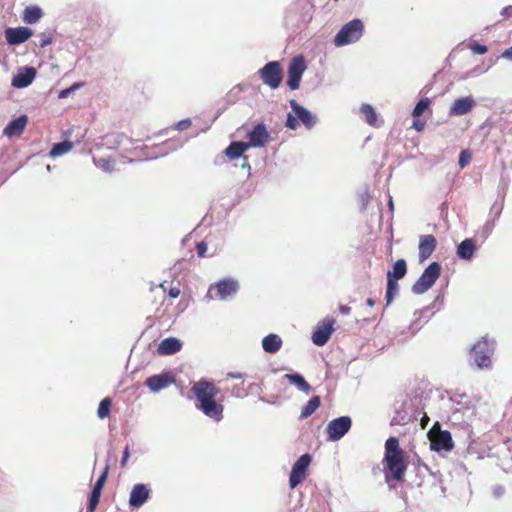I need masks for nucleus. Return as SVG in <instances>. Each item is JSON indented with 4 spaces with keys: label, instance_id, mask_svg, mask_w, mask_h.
Masks as SVG:
<instances>
[{
    "label": "nucleus",
    "instance_id": "nucleus-1",
    "mask_svg": "<svg viewBox=\"0 0 512 512\" xmlns=\"http://www.w3.org/2000/svg\"><path fill=\"white\" fill-rule=\"evenodd\" d=\"M191 392L196 399V408L206 417L216 423L223 419L224 406L216 400L219 389L214 383L201 379L193 384Z\"/></svg>",
    "mask_w": 512,
    "mask_h": 512
},
{
    "label": "nucleus",
    "instance_id": "nucleus-2",
    "mask_svg": "<svg viewBox=\"0 0 512 512\" xmlns=\"http://www.w3.org/2000/svg\"><path fill=\"white\" fill-rule=\"evenodd\" d=\"M384 465L385 481L389 484L390 479L400 481L403 479L407 470V463L404 459V452L399 446V440L396 437H389L385 442V452L382 461Z\"/></svg>",
    "mask_w": 512,
    "mask_h": 512
},
{
    "label": "nucleus",
    "instance_id": "nucleus-3",
    "mask_svg": "<svg viewBox=\"0 0 512 512\" xmlns=\"http://www.w3.org/2000/svg\"><path fill=\"white\" fill-rule=\"evenodd\" d=\"M365 27L361 19L355 18L344 24L334 37L336 47H344L358 42L364 35Z\"/></svg>",
    "mask_w": 512,
    "mask_h": 512
},
{
    "label": "nucleus",
    "instance_id": "nucleus-4",
    "mask_svg": "<svg viewBox=\"0 0 512 512\" xmlns=\"http://www.w3.org/2000/svg\"><path fill=\"white\" fill-rule=\"evenodd\" d=\"M494 348V341L488 339L487 337H483L472 347L471 358L477 367L480 369L491 367V356L494 352Z\"/></svg>",
    "mask_w": 512,
    "mask_h": 512
},
{
    "label": "nucleus",
    "instance_id": "nucleus-5",
    "mask_svg": "<svg viewBox=\"0 0 512 512\" xmlns=\"http://www.w3.org/2000/svg\"><path fill=\"white\" fill-rule=\"evenodd\" d=\"M441 266L438 262L430 263L423 271L419 279L413 284L412 292L421 295L427 292L439 278Z\"/></svg>",
    "mask_w": 512,
    "mask_h": 512
},
{
    "label": "nucleus",
    "instance_id": "nucleus-6",
    "mask_svg": "<svg viewBox=\"0 0 512 512\" xmlns=\"http://www.w3.org/2000/svg\"><path fill=\"white\" fill-rule=\"evenodd\" d=\"M239 282L235 278L227 277L211 284L206 297L213 299L212 291H216V297L222 301L231 299L239 290Z\"/></svg>",
    "mask_w": 512,
    "mask_h": 512
},
{
    "label": "nucleus",
    "instance_id": "nucleus-7",
    "mask_svg": "<svg viewBox=\"0 0 512 512\" xmlns=\"http://www.w3.org/2000/svg\"><path fill=\"white\" fill-rule=\"evenodd\" d=\"M258 75L262 82L271 89L278 88L283 80L281 64L278 61L266 63L259 69Z\"/></svg>",
    "mask_w": 512,
    "mask_h": 512
},
{
    "label": "nucleus",
    "instance_id": "nucleus-8",
    "mask_svg": "<svg viewBox=\"0 0 512 512\" xmlns=\"http://www.w3.org/2000/svg\"><path fill=\"white\" fill-rule=\"evenodd\" d=\"M352 420L349 416H341L331 420L326 426L329 441L336 442L342 439L351 429Z\"/></svg>",
    "mask_w": 512,
    "mask_h": 512
},
{
    "label": "nucleus",
    "instance_id": "nucleus-9",
    "mask_svg": "<svg viewBox=\"0 0 512 512\" xmlns=\"http://www.w3.org/2000/svg\"><path fill=\"white\" fill-rule=\"evenodd\" d=\"M306 69L307 65L302 55L295 56L291 59L288 67L287 78V86L291 90L299 88L302 76Z\"/></svg>",
    "mask_w": 512,
    "mask_h": 512
},
{
    "label": "nucleus",
    "instance_id": "nucleus-10",
    "mask_svg": "<svg viewBox=\"0 0 512 512\" xmlns=\"http://www.w3.org/2000/svg\"><path fill=\"white\" fill-rule=\"evenodd\" d=\"M311 460V456L306 453L301 455L293 464L289 476V486L291 489L296 488L305 479Z\"/></svg>",
    "mask_w": 512,
    "mask_h": 512
},
{
    "label": "nucleus",
    "instance_id": "nucleus-11",
    "mask_svg": "<svg viewBox=\"0 0 512 512\" xmlns=\"http://www.w3.org/2000/svg\"><path fill=\"white\" fill-rule=\"evenodd\" d=\"M292 112L307 130H311L318 122V118L310 110L300 105L296 100L289 101Z\"/></svg>",
    "mask_w": 512,
    "mask_h": 512
},
{
    "label": "nucleus",
    "instance_id": "nucleus-12",
    "mask_svg": "<svg viewBox=\"0 0 512 512\" xmlns=\"http://www.w3.org/2000/svg\"><path fill=\"white\" fill-rule=\"evenodd\" d=\"M249 148L263 147L270 140V133L264 123L256 124L247 134Z\"/></svg>",
    "mask_w": 512,
    "mask_h": 512
},
{
    "label": "nucleus",
    "instance_id": "nucleus-13",
    "mask_svg": "<svg viewBox=\"0 0 512 512\" xmlns=\"http://www.w3.org/2000/svg\"><path fill=\"white\" fill-rule=\"evenodd\" d=\"M150 493L151 491L146 484H135L130 492L129 506L131 508L142 507L149 500Z\"/></svg>",
    "mask_w": 512,
    "mask_h": 512
},
{
    "label": "nucleus",
    "instance_id": "nucleus-14",
    "mask_svg": "<svg viewBox=\"0 0 512 512\" xmlns=\"http://www.w3.org/2000/svg\"><path fill=\"white\" fill-rule=\"evenodd\" d=\"M36 74L37 71L32 66L21 67L13 76L11 85L18 89L28 87L35 79Z\"/></svg>",
    "mask_w": 512,
    "mask_h": 512
},
{
    "label": "nucleus",
    "instance_id": "nucleus-15",
    "mask_svg": "<svg viewBox=\"0 0 512 512\" xmlns=\"http://www.w3.org/2000/svg\"><path fill=\"white\" fill-rule=\"evenodd\" d=\"M333 325V319H326L321 324H319L312 334L313 343L317 346L325 345L329 341L334 331Z\"/></svg>",
    "mask_w": 512,
    "mask_h": 512
},
{
    "label": "nucleus",
    "instance_id": "nucleus-16",
    "mask_svg": "<svg viewBox=\"0 0 512 512\" xmlns=\"http://www.w3.org/2000/svg\"><path fill=\"white\" fill-rule=\"evenodd\" d=\"M453 446L451 433L447 430L440 431L430 438V449L433 451H451Z\"/></svg>",
    "mask_w": 512,
    "mask_h": 512
},
{
    "label": "nucleus",
    "instance_id": "nucleus-17",
    "mask_svg": "<svg viewBox=\"0 0 512 512\" xmlns=\"http://www.w3.org/2000/svg\"><path fill=\"white\" fill-rule=\"evenodd\" d=\"M476 105L472 96H466L456 99L449 108L450 116H462L469 113Z\"/></svg>",
    "mask_w": 512,
    "mask_h": 512
},
{
    "label": "nucleus",
    "instance_id": "nucleus-18",
    "mask_svg": "<svg viewBox=\"0 0 512 512\" xmlns=\"http://www.w3.org/2000/svg\"><path fill=\"white\" fill-rule=\"evenodd\" d=\"M174 381V376L169 373H161L148 377L145 384L151 391L159 392L169 387Z\"/></svg>",
    "mask_w": 512,
    "mask_h": 512
},
{
    "label": "nucleus",
    "instance_id": "nucleus-19",
    "mask_svg": "<svg viewBox=\"0 0 512 512\" xmlns=\"http://www.w3.org/2000/svg\"><path fill=\"white\" fill-rule=\"evenodd\" d=\"M5 36L8 44L19 45L26 42L32 36V30L27 27L7 28Z\"/></svg>",
    "mask_w": 512,
    "mask_h": 512
},
{
    "label": "nucleus",
    "instance_id": "nucleus-20",
    "mask_svg": "<svg viewBox=\"0 0 512 512\" xmlns=\"http://www.w3.org/2000/svg\"><path fill=\"white\" fill-rule=\"evenodd\" d=\"M107 473H108V466L105 467L103 473L99 476L96 483L94 484V487L92 489L90 499H89L88 512H94L99 503L101 491H102L103 486L107 479Z\"/></svg>",
    "mask_w": 512,
    "mask_h": 512
},
{
    "label": "nucleus",
    "instance_id": "nucleus-21",
    "mask_svg": "<svg viewBox=\"0 0 512 512\" xmlns=\"http://www.w3.org/2000/svg\"><path fill=\"white\" fill-rule=\"evenodd\" d=\"M436 238L433 235H422L419 240V260H427L436 248Z\"/></svg>",
    "mask_w": 512,
    "mask_h": 512
},
{
    "label": "nucleus",
    "instance_id": "nucleus-22",
    "mask_svg": "<svg viewBox=\"0 0 512 512\" xmlns=\"http://www.w3.org/2000/svg\"><path fill=\"white\" fill-rule=\"evenodd\" d=\"M28 122V117L26 115H21L13 120H11L3 129V134L7 137H12L16 135H21L26 127Z\"/></svg>",
    "mask_w": 512,
    "mask_h": 512
},
{
    "label": "nucleus",
    "instance_id": "nucleus-23",
    "mask_svg": "<svg viewBox=\"0 0 512 512\" xmlns=\"http://www.w3.org/2000/svg\"><path fill=\"white\" fill-rule=\"evenodd\" d=\"M182 348V342L175 337H168L163 339L157 348L159 355H173L179 352Z\"/></svg>",
    "mask_w": 512,
    "mask_h": 512
},
{
    "label": "nucleus",
    "instance_id": "nucleus-24",
    "mask_svg": "<svg viewBox=\"0 0 512 512\" xmlns=\"http://www.w3.org/2000/svg\"><path fill=\"white\" fill-rule=\"evenodd\" d=\"M475 251L476 245L474 240L471 238H467L457 246L456 254L459 259L469 261L472 259Z\"/></svg>",
    "mask_w": 512,
    "mask_h": 512
},
{
    "label": "nucleus",
    "instance_id": "nucleus-25",
    "mask_svg": "<svg viewBox=\"0 0 512 512\" xmlns=\"http://www.w3.org/2000/svg\"><path fill=\"white\" fill-rule=\"evenodd\" d=\"M282 343L279 335L271 333L262 339V348L266 353L275 354L281 349Z\"/></svg>",
    "mask_w": 512,
    "mask_h": 512
},
{
    "label": "nucleus",
    "instance_id": "nucleus-26",
    "mask_svg": "<svg viewBox=\"0 0 512 512\" xmlns=\"http://www.w3.org/2000/svg\"><path fill=\"white\" fill-rule=\"evenodd\" d=\"M360 112L363 115L367 124L372 127L378 128L382 125L383 121L378 118L375 109L370 104H362Z\"/></svg>",
    "mask_w": 512,
    "mask_h": 512
},
{
    "label": "nucleus",
    "instance_id": "nucleus-27",
    "mask_svg": "<svg viewBox=\"0 0 512 512\" xmlns=\"http://www.w3.org/2000/svg\"><path fill=\"white\" fill-rule=\"evenodd\" d=\"M249 148V144L243 141L232 142L226 149L225 155L230 159H237Z\"/></svg>",
    "mask_w": 512,
    "mask_h": 512
},
{
    "label": "nucleus",
    "instance_id": "nucleus-28",
    "mask_svg": "<svg viewBox=\"0 0 512 512\" xmlns=\"http://www.w3.org/2000/svg\"><path fill=\"white\" fill-rule=\"evenodd\" d=\"M284 377L289 381L290 384L295 385L300 391L305 392L306 394L310 393L312 388L301 374L290 373L285 374Z\"/></svg>",
    "mask_w": 512,
    "mask_h": 512
},
{
    "label": "nucleus",
    "instance_id": "nucleus-29",
    "mask_svg": "<svg viewBox=\"0 0 512 512\" xmlns=\"http://www.w3.org/2000/svg\"><path fill=\"white\" fill-rule=\"evenodd\" d=\"M407 273V264L404 259H398L394 265L393 270L388 271L387 278L399 280L402 279Z\"/></svg>",
    "mask_w": 512,
    "mask_h": 512
},
{
    "label": "nucleus",
    "instance_id": "nucleus-30",
    "mask_svg": "<svg viewBox=\"0 0 512 512\" xmlns=\"http://www.w3.org/2000/svg\"><path fill=\"white\" fill-rule=\"evenodd\" d=\"M321 404L319 396L312 397L302 408L300 418L305 419L311 416Z\"/></svg>",
    "mask_w": 512,
    "mask_h": 512
},
{
    "label": "nucleus",
    "instance_id": "nucleus-31",
    "mask_svg": "<svg viewBox=\"0 0 512 512\" xmlns=\"http://www.w3.org/2000/svg\"><path fill=\"white\" fill-rule=\"evenodd\" d=\"M73 147L72 142L70 141H62L53 145L52 149L49 152L50 157L56 158L68 153Z\"/></svg>",
    "mask_w": 512,
    "mask_h": 512
},
{
    "label": "nucleus",
    "instance_id": "nucleus-32",
    "mask_svg": "<svg viewBox=\"0 0 512 512\" xmlns=\"http://www.w3.org/2000/svg\"><path fill=\"white\" fill-rule=\"evenodd\" d=\"M42 16V10L37 6L27 7L23 14V20L27 24L36 23Z\"/></svg>",
    "mask_w": 512,
    "mask_h": 512
},
{
    "label": "nucleus",
    "instance_id": "nucleus-33",
    "mask_svg": "<svg viewBox=\"0 0 512 512\" xmlns=\"http://www.w3.org/2000/svg\"><path fill=\"white\" fill-rule=\"evenodd\" d=\"M397 281L398 280L390 279V277L387 278V287H386V294H385V299H386L387 305H389L393 301V299L399 292V285H398Z\"/></svg>",
    "mask_w": 512,
    "mask_h": 512
},
{
    "label": "nucleus",
    "instance_id": "nucleus-34",
    "mask_svg": "<svg viewBox=\"0 0 512 512\" xmlns=\"http://www.w3.org/2000/svg\"><path fill=\"white\" fill-rule=\"evenodd\" d=\"M94 164L105 172H112L114 162L110 157L93 158Z\"/></svg>",
    "mask_w": 512,
    "mask_h": 512
},
{
    "label": "nucleus",
    "instance_id": "nucleus-35",
    "mask_svg": "<svg viewBox=\"0 0 512 512\" xmlns=\"http://www.w3.org/2000/svg\"><path fill=\"white\" fill-rule=\"evenodd\" d=\"M430 104H431V101L429 98H427V97L421 98L415 105V107L412 111V116L413 117L421 116L425 112V110L430 106Z\"/></svg>",
    "mask_w": 512,
    "mask_h": 512
},
{
    "label": "nucleus",
    "instance_id": "nucleus-36",
    "mask_svg": "<svg viewBox=\"0 0 512 512\" xmlns=\"http://www.w3.org/2000/svg\"><path fill=\"white\" fill-rule=\"evenodd\" d=\"M111 409V399L104 398L99 404L97 415L100 419H104L109 416Z\"/></svg>",
    "mask_w": 512,
    "mask_h": 512
},
{
    "label": "nucleus",
    "instance_id": "nucleus-37",
    "mask_svg": "<svg viewBox=\"0 0 512 512\" xmlns=\"http://www.w3.org/2000/svg\"><path fill=\"white\" fill-rule=\"evenodd\" d=\"M83 86V83L81 82H77V83H74L73 85H71L70 87L66 88V89H63L59 92L58 94V98L60 99H65L67 98L70 94H72L73 92H75L77 89H79L80 87Z\"/></svg>",
    "mask_w": 512,
    "mask_h": 512
},
{
    "label": "nucleus",
    "instance_id": "nucleus-38",
    "mask_svg": "<svg viewBox=\"0 0 512 512\" xmlns=\"http://www.w3.org/2000/svg\"><path fill=\"white\" fill-rule=\"evenodd\" d=\"M471 153L468 150H462L459 154L458 164L460 168L466 167L471 161Z\"/></svg>",
    "mask_w": 512,
    "mask_h": 512
},
{
    "label": "nucleus",
    "instance_id": "nucleus-39",
    "mask_svg": "<svg viewBox=\"0 0 512 512\" xmlns=\"http://www.w3.org/2000/svg\"><path fill=\"white\" fill-rule=\"evenodd\" d=\"M285 126L291 130H296L299 126L298 118L294 113H288Z\"/></svg>",
    "mask_w": 512,
    "mask_h": 512
},
{
    "label": "nucleus",
    "instance_id": "nucleus-40",
    "mask_svg": "<svg viewBox=\"0 0 512 512\" xmlns=\"http://www.w3.org/2000/svg\"><path fill=\"white\" fill-rule=\"evenodd\" d=\"M191 120L189 118H186V119H183V120H180L178 121L176 124H175V129L176 130H179V131H183V130H186L188 129L190 126H191Z\"/></svg>",
    "mask_w": 512,
    "mask_h": 512
},
{
    "label": "nucleus",
    "instance_id": "nucleus-41",
    "mask_svg": "<svg viewBox=\"0 0 512 512\" xmlns=\"http://www.w3.org/2000/svg\"><path fill=\"white\" fill-rule=\"evenodd\" d=\"M471 50L473 51L474 54L483 55L487 52L488 49L487 46L476 43L471 46Z\"/></svg>",
    "mask_w": 512,
    "mask_h": 512
},
{
    "label": "nucleus",
    "instance_id": "nucleus-42",
    "mask_svg": "<svg viewBox=\"0 0 512 512\" xmlns=\"http://www.w3.org/2000/svg\"><path fill=\"white\" fill-rule=\"evenodd\" d=\"M196 251H197V254L202 257L205 255L206 251H207V245L205 242H198L196 244Z\"/></svg>",
    "mask_w": 512,
    "mask_h": 512
},
{
    "label": "nucleus",
    "instance_id": "nucleus-43",
    "mask_svg": "<svg viewBox=\"0 0 512 512\" xmlns=\"http://www.w3.org/2000/svg\"><path fill=\"white\" fill-rule=\"evenodd\" d=\"M51 42H52V39L50 36L43 35L40 40V47L44 48V47L50 45Z\"/></svg>",
    "mask_w": 512,
    "mask_h": 512
},
{
    "label": "nucleus",
    "instance_id": "nucleus-44",
    "mask_svg": "<svg viewBox=\"0 0 512 512\" xmlns=\"http://www.w3.org/2000/svg\"><path fill=\"white\" fill-rule=\"evenodd\" d=\"M128 458H129V447L126 446V448L123 451V456H122V459L120 462L122 467L126 466Z\"/></svg>",
    "mask_w": 512,
    "mask_h": 512
},
{
    "label": "nucleus",
    "instance_id": "nucleus-45",
    "mask_svg": "<svg viewBox=\"0 0 512 512\" xmlns=\"http://www.w3.org/2000/svg\"><path fill=\"white\" fill-rule=\"evenodd\" d=\"M168 295H169L171 298H177V297L180 295V289H179V288H177V287H171V288L169 289Z\"/></svg>",
    "mask_w": 512,
    "mask_h": 512
},
{
    "label": "nucleus",
    "instance_id": "nucleus-46",
    "mask_svg": "<svg viewBox=\"0 0 512 512\" xmlns=\"http://www.w3.org/2000/svg\"><path fill=\"white\" fill-rule=\"evenodd\" d=\"M493 227L494 225L490 222H487L484 226H483V231L484 233L486 234V236H488L492 230H493Z\"/></svg>",
    "mask_w": 512,
    "mask_h": 512
},
{
    "label": "nucleus",
    "instance_id": "nucleus-47",
    "mask_svg": "<svg viewBox=\"0 0 512 512\" xmlns=\"http://www.w3.org/2000/svg\"><path fill=\"white\" fill-rule=\"evenodd\" d=\"M413 128H415L417 131H422L424 129V122L415 120L413 122Z\"/></svg>",
    "mask_w": 512,
    "mask_h": 512
},
{
    "label": "nucleus",
    "instance_id": "nucleus-48",
    "mask_svg": "<svg viewBox=\"0 0 512 512\" xmlns=\"http://www.w3.org/2000/svg\"><path fill=\"white\" fill-rule=\"evenodd\" d=\"M227 376L232 379H241L244 377V374L241 372H229Z\"/></svg>",
    "mask_w": 512,
    "mask_h": 512
},
{
    "label": "nucleus",
    "instance_id": "nucleus-49",
    "mask_svg": "<svg viewBox=\"0 0 512 512\" xmlns=\"http://www.w3.org/2000/svg\"><path fill=\"white\" fill-rule=\"evenodd\" d=\"M502 57L512 61V46L502 53Z\"/></svg>",
    "mask_w": 512,
    "mask_h": 512
},
{
    "label": "nucleus",
    "instance_id": "nucleus-50",
    "mask_svg": "<svg viewBox=\"0 0 512 512\" xmlns=\"http://www.w3.org/2000/svg\"><path fill=\"white\" fill-rule=\"evenodd\" d=\"M501 15L505 17L512 16V6L504 7L501 11Z\"/></svg>",
    "mask_w": 512,
    "mask_h": 512
},
{
    "label": "nucleus",
    "instance_id": "nucleus-51",
    "mask_svg": "<svg viewBox=\"0 0 512 512\" xmlns=\"http://www.w3.org/2000/svg\"><path fill=\"white\" fill-rule=\"evenodd\" d=\"M340 313L343 314V315H348L351 311V308L349 306H346V305H341L340 308Z\"/></svg>",
    "mask_w": 512,
    "mask_h": 512
},
{
    "label": "nucleus",
    "instance_id": "nucleus-52",
    "mask_svg": "<svg viewBox=\"0 0 512 512\" xmlns=\"http://www.w3.org/2000/svg\"><path fill=\"white\" fill-rule=\"evenodd\" d=\"M428 308H425L423 310H418L414 313V316L416 317V321L422 316L424 312H426Z\"/></svg>",
    "mask_w": 512,
    "mask_h": 512
},
{
    "label": "nucleus",
    "instance_id": "nucleus-53",
    "mask_svg": "<svg viewBox=\"0 0 512 512\" xmlns=\"http://www.w3.org/2000/svg\"><path fill=\"white\" fill-rule=\"evenodd\" d=\"M366 304L369 307H373L375 305V300L373 298H368Z\"/></svg>",
    "mask_w": 512,
    "mask_h": 512
},
{
    "label": "nucleus",
    "instance_id": "nucleus-54",
    "mask_svg": "<svg viewBox=\"0 0 512 512\" xmlns=\"http://www.w3.org/2000/svg\"><path fill=\"white\" fill-rule=\"evenodd\" d=\"M420 327H421L420 325L416 324V321L411 325V329L413 330V333L418 331L420 329Z\"/></svg>",
    "mask_w": 512,
    "mask_h": 512
},
{
    "label": "nucleus",
    "instance_id": "nucleus-55",
    "mask_svg": "<svg viewBox=\"0 0 512 512\" xmlns=\"http://www.w3.org/2000/svg\"><path fill=\"white\" fill-rule=\"evenodd\" d=\"M388 206H389L391 211L394 209L393 201H392V197L391 196L389 197Z\"/></svg>",
    "mask_w": 512,
    "mask_h": 512
},
{
    "label": "nucleus",
    "instance_id": "nucleus-56",
    "mask_svg": "<svg viewBox=\"0 0 512 512\" xmlns=\"http://www.w3.org/2000/svg\"><path fill=\"white\" fill-rule=\"evenodd\" d=\"M242 168L250 169V164L248 163V161H245V162L242 164Z\"/></svg>",
    "mask_w": 512,
    "mask_h": 512
},
{
    "label": "nucleus",
    "instance_id": "nucleus-57",
    "mask_svg": "<svg viewBox=\"0 0 512 512\" xmlns=\"http://www.w3.org/2000/svg\"><path fill=\"white\" fill-rule=\"evenodd\" d=\"M501 149L502 147L500 145L497 146V151L500 153L501 152Z\"/></svg>",
    "mask_w": 512,
    "mask_h": 512
}]
</instances>
